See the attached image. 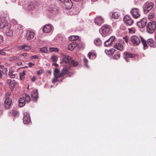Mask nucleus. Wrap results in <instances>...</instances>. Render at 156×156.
<instances>
[{"instance_id":"1","label":"nucleus","mask_w":156,"mask_h":156,"mask_svg":"<svg viewBox=\"0 0 156 156\" xmlns=\"http://www.w3.org/2000/svg\"><path fill=\"white\" fill-rule=\"evenodd\" d=\"M143 45V48L144 49H147L148 46L147 45L146 41L142 37H139L137 36H133L131 37V41L132 43V45L136 46L140 44V40Z\"/></svg>"},{"instance_id":"2","label":"nucleus","mask_w":156,"mask_h":156,"mask_svg":"<svg viewBox=\"0 0 156 156\" xmlns=\"http://www.w3.org/2000/svg\"><path fill=\"white\" fill-rule=\"evenodd\" d=\"M99 31L103 37H105L111 33V27L109 25L105 24L99 29Z\"/></svg>"},{"instance_id":"3","label":"nucleus","mask_w":156,"mask_h":156,"mask_svg":"<svg viewBox=\"0 0 156 156\" xmlns=\"http://www.w3.org/2000/svg\"><path fill=\"white\" fill-rule=\"evenodd\" d=\"M156 27V22L152 21L149 23L146 26L147 31L149 34H152L154 31Z\"/></svg>"},{"instance_id":"4","label":"nucleus","mask_w":156,"mask_h":156,"mask_svg":"<svg viewBox=\"0 0 156 156\" xmlns=\"http://www.w3.org/2000/svg\"><path fill=\"white\" fill-rule=\"evenodd\" d=\"M10 94V93L9 92H7L5 94L4 105L5 108L7 109L10 108L12 103V99L9 97Z\"/></svg>"},{"instance_id":"5","label":"nucleus","mask_w":156,"mask_h":156,"mask_svg":"<svg viewBox=\"0 0 156 156\" xmlns=\"http://www.w3.org/2000/svg\"><path fill=\"white\" fill-rule=\"evenodd\" d=\"M154 4L151 2H147L143 7V12L144 14L147 13L153 7Z\"/></svg>"},{"instance_id":"6","label":"nucleus","mask_w":156,"mask_h":156,"mask_svg":"<svg viewBox=\"0 0 156 156\" xmlns=\"http://www.w3.org/2000/svg\"><path fill=\"white\" fill-rule=\"evenodd\" d=\"M62 58L65 63L70 64L74 66H76L78 65L77 62L72 59L71 57L68 55L63 56Z\"/></svg>"},{"instance_id":"7","label":"nucleus","mask_w":156,"mask_h":156,"mask_svg":"<svg viewBox=\"0 0 156 156\" xmlns=\"http://www.w3.org/2000/svg\"><path fill=\"white\" fill-rule=\"evenodd\" d=\"M13 26H12L10 24H7L4 31L5 34L8 36H12L13 35Z\"/></svg>"},{"instance_id":"8","label":"nucleus","mask_w":156,"mask_h":156,"mask_svg":"<svg viewBox=\"0 0 156 156\" xmlns=\"http://www.w3.org/2000/svg\"><path fill=\"white\" fill-rule=\"evenodd\" d=\"M130 13L132 17L135 19H137L140 16L139 10L137 8H133L131 10Z\"/></svg>"},{"instance_id":"9","label":"nucleus","mask_w":156,"mask_h":156,"mask_svg":"<svg viewBox=\"0 0 156 156\" xmlns=\"http://www.w3.org/2000/svg\"><path fill=\"white\" fill-rule=\"evenodd\" d=\"M123 21L126 26L131 25L133 23V20L130 16L126 15L123 18Z\"/></svg>"},{"instance_id":"10","label":"nucleus","mask_w":156,"mask_h":156,"mask_svg":"<svg viewBox=\"0 0 156 156\" xmlns=\"http://www.w3.org/2000/svg\"><path fill=\"white\" fill-rule=\"evenodd\" d=\"M135 57V55L130 53L125 52L124 53L123 57L126 62H129Z\"/></svg>"},{"instance_id":"11","label":"nucleus","mask_w":156,"mask_h":156,"mask_svg":"<svg viewBox=\"0 0 156 156\" xmlns=\"http://www.w3.org/2000/svg\"><path fill=\"white\" fill-rule=\"evenodd\" d=\"M147 22V18H144L137 22V25L140 28H143L146 25Z\"/></svg>"},{"instance_id":"12","label":"nucleus","mask_w":156,"mask_h":156,"mask_svg":"<svg viewBox=\"0 0 156 156\" xmlns=\"http://www.w3.org/2000/svg\"><path fill=\"white\" fill-rule=\"evenodd\" d=\"M23 122L25 124H28L31 122L30 118L28 113H24Z\"/></svg>"},{"instance_id":"13","label":"nucleus","mask_w":156,"mask_h":156,"mask_svg":"<svg viewBox=\"0 0 156 156\" xmlns=\"http://www.w3.org/2000/svg\"><path fill=\"white\" fill-rule=\"evenodd\" d=\"M67 74L70 77L73 74L71 72H69V70L66 68L65 67L62 70L60 74V76H61V78H62Z\"/></svg>"},{"instance_id":"14","label":"nucleus","mask_w":156,"mask_h":156,"mask_svg":"<svg viewBox=\"0 0 156 156\" xmlns=\"http://www.w3.org/2000/svg\"><path fill=\"white\" fill-rule=\"evenodd\" d=\"M48 10L51 13L55 14L58 12V7L54 4H51L49 6Z\"/></svg>"},{"instance_id":"15","label":"nucleus","mask_w":156,"mask_h":156,"mask_svg":"<svg viewBox=\"0 0 156 156\" xmlns=\"http://www.w3.org/2000/svg\"><path fill=\"white\" fill-rule=\"evenodd\" d=\"M53 29V27L50 24H47L43 27V30L46 33L50 32Z\"/></svg>"},{"instance_id":"16","label":"nucleus","mask_w":156,"mask_h":156,"mask_svg":"<svg viewBox=\"0 0 156 156\" xmlns=\"http://www.w3.org/2000/svg\"><path fill=\"white\" fill-rule=\"evenodd\" d=\"M35 35L34 32L30 30L27 31L26 38L27 40H30L33 39Z\"/></svg>"},{"instance_id":"17","label":"nucleus","mask_w":156,"mask_h":156,"mask_svg":"<svg viewBox=\"0 0 156 156\" xmlns=\"http://www.w3.org/2000/svg\"><path fill=\"white\" fill-rule=\"evenodd\" d=\"M7 24H9L7 23L6 20L4 18H0V28H5Z\"/></svg>"},{"instance_id":"18","label":"nucleus","mask_w":156,"mask_h":156,"mask_svg":"<svg viewBox=\"0 0 156 156\" xmlns=\"http://www.w3.org/2000/svg\"><path fill=\"white\" fill-rule=\"evenodd\" d=\"M104 20L101 16H98L94 19V22L97 25H100L103 22Z\"/></svg>"},{"instance_id":"19","label":"nucleus","mask_w":156,"mask_h":156,"mask_svg":"<svg viewBox=\"0 0 156 156\" xmlns=\"http://www.w3.org/2000/svg\"><path fill=\"white\" fill-rule=\"evenodd\" d=\"M63 4L65 6V8L67 9H70L73 6V3L71 0H66Z\"/></svg>"},{"instance_id":"20","label":"nucleus","mask_w":156,"mask_h":156,"mask_svg":"<svg viewBox=\"0 0 156 156\" xmlns=\"http://www.w3.org/2000/svg\"><path fill=\"white\" fill-rule=\"evenodd\" d=\"M78 45V44L76 42H73L68 45V49L71 51H73L74 50L75 48Z\"/></svg>"},{"instance_id":"21","label":"nucleus","mask_w":156,"mask_h":156,"mask_svg":"<svg viewBox=\"0 0 156 156\" xmlns=\"http://www.w3.org/2000/svg\"><path fill=\"white\" fill-rule=\"evenodd\" d=\"M31 97L34 101H36L37 100L38 98L37 90H36L35 91L33 92L31 94Z\"/></svg>"},{"instance_id":"22","label":"nucleus","mask_w":156,"mask_h":156,"mask_svg":"<svg viewBox=\"0 0 156 156\" xmlns=\"http://www.w3.org/2000/svg\"><path fill=\"white\" fill-rule=\"evenodd\" d=\"M12 22L15 23L16 30H23V28L22 26L20 24H17V22L16 20H12Z\"/></svg>"},{"instance_id":"23","label":"nucleus","mask_w":156,"mask_h":156,"mask_svg":"<svg viewBox=\"0 0 156 156\" xmlns=\"http://www.w3.org/2000/svg\"><path fill=\"white\" fill-rule=\"evenodd\" d=\"M147 42L148 44L151 47L154 48L156 47V43L152 39L147 40Z\"/></svg>"},{"instance_id":"24","label":"nucleus","mask_w":156,"mask_h":156,"mask_svg":"<svg viewBox=\"0 0 156 156\" xmlns=\"http://www.w3.org/2000/svg\"><path fill=\"white\" fill-rule=\"evenodd\" d=\"M25 101L24 98H20L19 100V106L20 107L24 106L25 104Z\"/></svg>"},{"instance_id":"25","label":"nucleus","mask_w":156,"mask_h":156,"mask_svg":"<svg viewBox=\"0 0 156 156\" xmlns=\"http://www.w3.org/2000/svg\"><path fill=\"white\" fill-rule=\"evenodd\" d=\"M25 9L28 10H34L35 9L34 4L32 2H30L27 5V7H25Z\"/></svg>"},{"instance_id":"26","label":"nucleus","mask_w":156,"mask_h":156,"mask_svg":"<svg viewBox=\"0 0 156 156\" xmlns=\"http://www.w3.org/2000/svg\"><path fill=\"white\" fill-rule=\"evenodd\" d=\"M114 48L120 51L122 50L123 49V45L120 43H115L114 46Z\"/></svg>"},{"instance_id":"27","label":"nucleus","mask_w":156,"mask_h":156,"mask_svg":"<svg viewBox=\"0 0 156 156\" xmlns=\"http://www.w3.org/2000/svg\"><path fill=\"white\" fill-rule=\"evenodd\" d=\"M18 48L20 50H23L24 51H27L30 49V47L27 46L26 45H24L23 46H20L18 47Z\"/></svg>"},{"instance_id":"28","label":"nucleus","mask_w":156,"mask_h":156,"mask_svg":"<svg viewBox=\"0 0 156 156\" xmlns=\"http://www.w3.org/2000/svg\"><path fill=\"white\" fill-rule=\"evenodd\" d=\"M115 51V49L113 48H111L109 50H105V52L107 55H111L114 53Z\"/></svg>"},{"instance_id":"29","label":"nucleus","mask_w":156,"mask_h":156,"mask_svg":"<svg viewBox=\"0 0 156 156\" xmlns=\"http://www.w3.org/2000/svg\"><path fill=\"white\" fill-rule=\"evenodd\" d=\"M15 72L12 71L11 70L9 69V77L11 78H15L16 77V74Z\"/></svg>"},{"instance_id":"30","label":"nucleus","mask_w":156,"mask_h":156,"mask_svg":"<svg viewBox=\"0 0 156 156\" xmlns=\"http://www.w3.org/2000/svg\"><path fill=\"white\" fill-rule=\"evenodd\" d=\"M88 55L89 58L91 59H94L96 56V54L94 52H89Z\"/></svg>"},{"instance_id":"31","label":"nucleus","mask_w":156,"mask_h":156,"mask_svg":"<svg viewBox=\"0 0 156 156\" xmlns=\"http://www.w3.org/2000/svg\"><path fill=\"white\" fill-rule=\"evenodd\" d=\"M94 44L96 46H99L101 44V41L99 38L96 39L94 41Z\"/></svg>"},{"instance_id":"32","label":"nucleus","mask_w":156,"mask_h":156,"mask_svg":"<svg viewBox=\"0 0 156 156\" xmlns=\"http://www.w3.org/2000/svg\"><path fill=\"white\" fill-rule=\"evenodd\" d=\"M60 71L58 69H55L54 72V76H57L61 77L60 76Z\"/></svg>"},{"instance_id":"33","label":"nucleus","mask_w":156,"mask_h":156,"mask_svg":"<svg viewBox=\"0 0 156 156\" xmlns=\"http://www.w3.org/2000/svg\"><path fill=\"white\" fill-rule=\"evenodd\" d=\"M78 38V36H72L69 37V39L70 41H74L77 40Z\"/></svg>"},{"instance_id":"34","label":"nucleus","mask_w":156,"mask_h":156,"mask_svg":"<svg viewBox=\"0 0 156 156\" xmlns=\"http://www.w3.org/2000/svg\"><path fill=\"white\" fill-rule=\"evenodd\" d=\"M23 98L24 99L25 101L27 102H29L30 101V98L29 96L27 94H25Z\"/></svg>"},{"instance_id":"35","label":"nucleus","mask_w":156,"mask_h":156,"mask_svg":"<svg viewBox=\"0 0 156 156\" xmlns=\"http://www.w3.org/2000/svg\"><path fill=\"white\" fill-rule=\"evenodd\" d=\"M26 71L24 70L23 71L22 73H21L20 74V79L21 80H23L24 79V76L25 75Z\"/></svg>"},{"instance_id":"36","label":"nucleus","mask_w":156,"mask_h":156,"mask_svg":"<svg viewBox=\"0 0 156 156\" xmlns=\"http://www.w3.org/2000/svg\"><path fill=\"white\" fill-rule=\"evenodd\" d=\"M111 17L113 18L117 19L119 17L118 14L117 12H113L111 16Z\"/></svg>"},{"instance_id":"37","label":"nucleus","mask_w":156,"mask_h":156,"mask_svg":"<svg viewBox=\"0 0 156 156\" xmlns=\"http://www.w3.org/2000/svg\"><path fill=\"white\" fill-rule=\"evenodd\" d=\"M79 9L77 8L74 9L73 10V13H69V15H72L73 14H78L79 12Z\"/></svg>"},{"instance_id":"38","label":"nucleus","mask_w":156,"mask_h":156,"mask_svg":"<svg viewBox=\"0 0 156 156\" xmlns=\"http://www.w3.org/2000/svg\"><path fill=\"white\" fill-rule=\"evenodd\" d=\"M19 58V57L17 56H14L10 57L9 58L10 61H12L18 59Z\"/></svg>"},{"instance_id":"39","label":"nucleus","mask_w":156,"mask_h":156,"mask_svg":"<svg viewBox=\"0 0 156 156\" xmlns=\"http://www.w3.org/2000/svg\"><path fill=\"white\" fill-rule=\"evenodd\" d=\"M115 37L113 36L111 37L108 39V41H110V43L109 44H112V43L115 41Z\"/></svg>"},{"instance_id":"40","label":"nucleus","mask_w":156,"mask_h":156,"mask_svg":"<svg viewBox=\"0 0 156 156\" xmlns=\"http://www.w3.org/2000/svg\"><path fill=\"white\" fill-rule=\"evenodd\" d=\"M60 78L57 76H54V77L52 80V82L53 83H56V82L58 81V78Z\"/></svg>"},{"instance_id":"41","label":"nucleus","mask_w":156,"mask_h":156,"mask_svg":"<svg viewBox=\"0 0 156 156\" xmlns=\"http://www.w3.org/2000/svg\"><path fill=\"white\" fill-rule=\"evenodd\" d=\"M51 59L53 62H55L58 60V57L56 55H53L51 57Z\"/></svg>"},{"instance_id":"42","label":"nucleus","mask_w":156,"mask_h":156,"mask_svg":"<svg viewBox=\"0 0 156 156\" xmlns=\"http://www.w3.org/2000/svg\"><path fill=\"white\" fill-rule=\"evenodd\" d=\"M49 49L51 51H55L58 52L59 51V49L57 48H55L54 47L50 48Z\"/></svg>"},{"instance_id":"43","label":"nucleus","mask_w":156,"mask_h":156,"mask_svg":"<svg viewBox=\"0 0 156 156\" xmlns=\"http://www.w3.org/2000/svg\"><path fill=\"white\" fill-rule=\"evenodd\" d=\"M120 57V55L119 54L117 53L113 57V58L115 60H117Z\"/></svg>"},{"instance_id":"44","label":"nucleus","mask_w":156,"mask_h":156,"mask_svg":"<svg viewBox=\"0 0 156 156\" xmlns=\"http://www.w3.org/2000/svg\"><path fill=\"white\" fill-rule=\"evenodd\" d=\"M154 14L153 12H151L148 16L149 19H152L154 18Z\"/></svg>"},{"instance_id":"45","label":"nucleus","mask_w":156,"mask_h":156,"mask_svg":"<svg viewBox=\"0 0 156 156\" xmlns=\"http://www.w3.org/2000/svg\"><path fill=\"white\" fill-rule=\"evenodd\" d=\"M41 51L43 52L46 53L48 51L47 48L46 47H43L41 48Z\"/></svg>"},{"instance_id":"46","label":"nucleus","mask_w":156,"mask_h":156,"mask_svg":"<svg viewBox=\"0 0 156 156\" xmlns=\"http://www.w3.org/2000/svg\"><path fill=\"white\" fill-rule=\"evenodd\" d=\"M110 42V41H108V40H107L105 42L104 45L105 46H108L112 44H109Z\"/></svg>"},{"instance_id":"47","label":"nucleus","mask_w":156,"mask_h":156,"mask_svg":"<svg viewBox=\"0 0 156 156\" xmlns=\"http://www.w3.org/2000/svg\"><path fill=\"white\" fill-rule=\"evenodd\" d=\"M83 61L86 64V67L87 68H89V67L87 64V63L88 62V60L85 57H84L83 58Z\"/></svg>"},{"instance_id":"48","label":"nucleus","mask_w":156,"mask_h":156,"mask_svg":"<svg viewBox=\"0 0 156 156\" xmlns=\"http://www.w3.org/2000/svg\"><path fill=\"white\" fill-rule=\"evenodd\" d=\"M4 49H0V55H6L4 51Z\"/></svg>"},{"instance_id":"49","label":"nucleus","mask_w":156,"mask_h":156,"mask_svg":"<svg viewBox=\"0 0 156 156\" xmlns=\"http://www.w3.org/2000/svg\"><path fill=\"white\" fill-rule=\"evenodd\" d=\"M2 70L3 73V74L6 75L7 74L8 71V69H7L5 68Z\"/></svg>"},{"instance_id":"50","label":"nucleus","mask_w":156,"mask_h":156,"mask_svg":"<svg viewBox=\"0 0 156 156\" xmlns=\"http://www.w3.org/2000/svg\"><path fill=\"white\" fill-rule=\"evenodd\" d=\"M19 113L17 112H14L12 113V114L14 116L17 117L18 116Z\"/></svg>"},{"instance_id":"51","label":"nucleus","mask_w":156,"mask_h":156,"mask_svg":"<svg viewBox=\"0 0 156 156\" xmlns=\"http://www.w3.org/2000/svg\"><path fill=\"white\" fill-rule=\"evenodd\" d=\"M12 83H11V84L10 85V86L11 87H14L15 86V80H13L12 81Z\"/></svg>"},{"instance_id":"52","label":"nucleus","mask_w":156,"mask_h":156,"mask_svg":"<svg viewBox=\"0 0 156 156\" xmlns=\"http://www.w3.org/2000/svg\"><path fill=\"white\" fill-rule=\"evenodd\" d=\"M4 41L3 37L0 35V44H1Z\"/></svg>"},{"instance_id":"53","label":"nucleus","mask_w":156,"mask_h":156,"mask_svg":"<svg viewBox=\"0 0 156 156\" xmlns=\"http://www.w3.org/2000/svg\"><path fill=\"white\" fill-rule=\"evenodd\" d=\"M38 58V57L36 55H34L31 56L30 57L31 59H37Z\"/></svg>"},{"instance_id":"54","label":"nucleus","mask_w":156,"mask_h":156,"mask_svg":"<svg viewBox=\"0 0 156 156\" xmlns=\"http://www.w3.org/2000/svg\"><path fill=\"white\" fill-rule=\"evenodd\" d=\"M3 71L2 70L0 69V79H2L3 77Z\"/></svg>"},{"instance_id":"55","label":"nucleus","mask_w":156,"mask_h":156,"mask_svg":"<svg viewBox=\"0 0 156 156\" xmlns=\"http://www.w3.org/2000/svg\"><path fill=\"white\" fill-rule=\"evenodd\" d=\"M12 80H12L11 79L8 80H7V83L8 84H9L10 85L11 84V83L12 82Z\"/></svg>"},{"instance_id":"56","label":"nucleus","mask_w":156,"mask_h":156,"mask_svg":"<svg viewBox=\"0 0 156 156\" xmlns=\"http://www.w3.org/2000/svg\"><path fill=\"white\" fill-rule=\"evenodd\" d=\"M42 73V71L41 70H39L37 72V73L38 75H40Z\"/></svg>"},{"instance_id":"57","label":"nucleus","mask_w":156,"mask_h":156,"mask_svg":"<svg viewBox=\"0 0 156 156\" xmlns=\"http://www.w3.org/2000/svg\"><path fill=\"white\" fill-rule=\"evenodd\" d=\"M28 65L30 67H31L32 66L34 65V63H33L31 62H29L28 63Z\"/></svg>"},{"instance_id":"58","label":"nucleus","mask_w":156,"mask_h":156,"mask_svg":"<svg viewBox=\"0 0 156 156\" xmlns=\"http://www.w3.org/2000/svg\"><path fill=\"white\" fill-rule=\"evenodd\" d=\"M36 77L34 76L32 78L31 80L32 82H34L35 81V80H36Z\"/></svg>"},{"instance_id":"59","label":"nucleus","mask_w":156,"mask_h":156,"mask_svg":"<svg viewBox=\"0 0 156 156\" xmlns=\"http://www.w3.org/2000/svg\"><path fill=\"white\" fill-rule=\"evenodd\" d=\"M17 64L18 65H20L22 64V62H18L17 63Z\"/></svg>"},{"instance_id":"60","label":"nucleus","mask_w":156,"mask_h":156,"mask_svg":"<svg viewBox=\"0 0 156 156\" xmlns=\"http://www.w3.org/2000/svg\"><path fill=\"white\" fill-rule=\"evenodd\" d=\"M27 53H24L22 54V55L23 56H25L27 55Z\"/></svg>"},{"instance_id":"61","label":"nucleus","mask_w":156,"mask_h":156,"mask_svg":"<svg viewBox=\"0 0 156 156\" xmlns=\"http://www.w3.org/2000/svg\"><path fill=\"white\" fill-rule=\"evenodd\" d=\"M4 66L3 65H0V68L2 69L4 68Z\"/></svg>"},{"instance_id":"62","label":"nucleus","mask_w":156,"mask_h":156,"mask_svg":"<svg viewBox=\"0 0 156 156\" xmlns=\"http://www.w3.org/2000/svg\"><path fill=\"white\" fill-rule=\"evenodd\" d=\"M54 65L56 66H58V64H57V63H55L54 64Z\"/></svg>"},{"instance_id":"63","label":"nucleus","mask_w":156,"mask_h":156,"mask_svg":"<svg viewBox=\"0 0 156 156\" xmlns=\"http://www.w3.org/2000/svg\"><path fill=\"white\" fill-rule=\"evenodd\" d=\"M96 0H91V1H93V2H95L96 1Z\"/></svg>"},{"instance_id":"64","label":"nucleus","mask_w":156,"mask_h":156,"mask_svg":"<svg viewBox=\"0 0 156 156\" xmlns=\"http://www.w3.org/2000/svg\"><path fill=\"white\" fill-rule=\"evenodd\" d=\"M18 4H19L20 5H21V4L20 3V2H18Z\"/></svg>"}]
</instances>
